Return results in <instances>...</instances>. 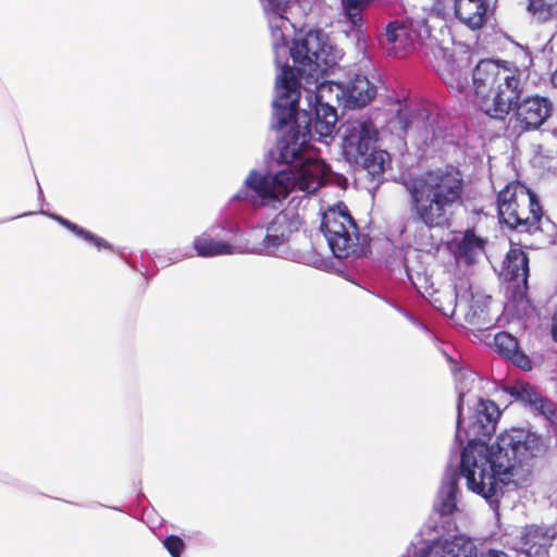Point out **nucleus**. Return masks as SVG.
Returning a JSON list of instances; mask_svg holds the SVG:
<instances>
[{
  "label": "nucleus",
  "mask_w": 557,
  "mask_h": 557,
  "mask_svg": "<svg viewBox=\"0 0 557 557\" xmlns=\"http://www.w3.org/2000/svg\"><path fill=\"white\" fill-rule=\"evenodd\" d=\"M414 220L428 228L449 225L454 208L461 202L465 182L458 168L429 170L404 183Z\"/></svg>",
  "instance_id": "obj_1"
},
{
  "label": "nucleus",
  "mask_w": 557,
  "mask_h": 557,
  "mask_svg": "<svg viewBox=\"0 0 557 557\" xmlns=\"http://www.w3.org/2000/svg\"><path fill=\"white\" fill-rule=\"evenodd\" d=\"M544 450L541 436L522 429L500 433L490 445V506L498 513V499L519 487L521 462Z\"/></svg>",
  "instance_id": "obj_2"
},
{
  "label": "nucleus",
  "mask_w": 557,
  "mask_h": 557,
  "mask_svg": "<svg viewBox=\"0 0 557 557\" xmlns=\"http://www.w3.org/2000/svg\"><path fill=\"white\" fill-rule=\"evenodd\" d=\"M277 98L274 101V127L281 129L294 120L289 133L283 138L278 158L283 163H293L308 147L311 139V117L307 111L298 113L300 85L294 69L282 67L275 81Z\"/></svg>",
  "instance_id": "obj_3"
},
{
  "label": "nucleus",
  "mask_w": 557,
  "mask_h": 557,
  "mask_svg": "<svg viewBox=\"0 0 557 557\" xmlns=\"http://www.w3.org/2000/svg\"><path fill=\"white\" fill-rule=\"evenodd\" d=\"M329 172L330 166L323 160L308 158L294 169L288 166L275 175L252 171L246 180V185L263 201L269 202L285 199L294 189L307 194L314 193L322 186Z\"/></svg>",
  "instance_id": "obj_4"
},
{
  "label": "nucleus",
  "mask_w": 557,
  "mask_h": 557,
  "mask_svg": "<svg viewBox=\"0 0 557 557\" xmlns=\"http://www.w3.org/2000/svg\"><path fill=\"white\" fill-rule=\"evenodd\" d=\"M487 465V442L482 438L469 440L461 453L460 472L448 467L438 490L434 510L441 516H450L457 510L458 480L460 474L466 478L467 486L472 492L487 499L484 478Z\"/></svg>",
  "instance_id": "obj_5"
},
{
  "label": "nucleus",
  "mask_w": 557,
  "mask_h": 557,
  "mask_svg": "<svg viewBox=\"0 0 557 557\" xmlns=\"http://www.w3.org/2000/svg\"><path fill=\"white\" fill-rule=\"evenodd\" d=\"M497 212L502 224L512 231L530 235L543 232L544 222H550L537 195L518 181L508 183L499 190Z\"/></svg>",
  "instance_id": "obj_6"
},
{
  "label": "nucleus",
  "mask_w": 557,
  "mask_h": 557,
  "mask_svg": "<svg viewBox=\"0 0 557 557\" xmlns=\"http://www.w3.org/2000/svg\"><path fill=\"white\" fill-rule=\"evenodd\" d=\"M321 230L333 255L338 259L360 258L370 251V238L359 234L355 220L343 203L323 213Z\"/></svg>",
  "instance_id": "obj_7"
},
{
  "label": "nucleus",
  "mask_w": 557,
  "mask_h": 557,
  "mask_svg": "<svg viewBox=\"0 0 557 557\" xmlns=\"http://www.w3.org/2000/svg\"><path fill=\"white\" fill-rule=\"evenodd\" d=\"M295 69L299 76L311 78L314 84L323 76L331 65V46L322 30H310L296 39L290 48Z\"/></svg>",
  "instance_id": "obj_8"
},
{
  "label": "nucleus",
  "mask_w": 557,
  "mask_h": 557,
  "mask_svg": "<svg viewBox=\"0 0 557 557\" xmlns=\"http://www.w3.org/2000/svg\"><path fill=\"white\" fill-rule=\"evenodd\" d=\"M498 277L508 285L509 301L518 313H527L532 307L528 297L529 257L520 248H510L499 268H494Z\"/></svg>",
  "instance_id": "obj_9"
},
{
  "label": "nucleus",
  "mask_w": 557,
  "mask_h": 557,
  "mask_svg": "<svg viewBox=\"0 0 557 557\" xmlns=\"http://www.w3.org/2000/svg\"><path fill=\"white\" fill-rule=\"evenodd\" d=\"M490 63L496 66L493 73L492 109L490 117L504 120L512 109H517L522 94L518 69L512 62L490 58Z\"/></svg>",
  "instance_id": "obj_10"
},
{
  "label": "nucleus",
  "mask_w": 557,
  "mask_h": 557,
  "mask_svg": "<svg viewBox=\"0 0 557 557\" xmlns=\"http://www.w3.org/2000/svg\"><path fill=\"white\" fill-rule=\"evenodd\" d=\"M379 139V131L370 117L347 120L343 124V154L351 164H358Z\"/></svg>",
  "instance_id": "obj_11"
},
{
  "label": "nucleus",
  "mask_w": 557,
  "mask_h": 557,
  "mask_svg": "<svg viewBox=\"0 0 557 557\" xmlns=\"http://www.w3.org/2000/svg\"><path fill=\"white\" fill-rule=\"evenodd\" d=\"M554 111L552 101L542 96L525 97L517 107L515 117L523 132L539 129Z\"/></svg>",
  "instance_id": "obj_12"
},
{
  "label": "nucleus",
  "mask_w": 557,
  "mask_h": 557,
  "mask_svg": "<svg viewBox=\"0 0 557 557\" xmlns=\"http://www.w3.org/2000/svg\"><path fill=\"white\" fill-rule=\"evenodd\" d=\"M419 37L412 25L394 21L387 25L381 44L387 55L401 59L414 51Z\"/></svg>",
  "instance_id": "obj_13"
},
{
  "label": "nucleus",
  "mask_w": 557,
  "mask_h": 557,
  "mask_svg": "<svg viewBox=\"0 0 557 557\" xmlns=\"http://www.w3.org/2000/svg\"><path fill=\"white\" fill-rule=\"evenodd\" d=\"M555 537L554 528L537 524L525 525L520 533L519 550L528 557L545 556Z\"/></svg>",
  "instance_id": "obj_14"
},
{
  "label": "nucleus",
  "mask_w": 557,
  "mask_h": 557,
  "mask_svg": "<svg viewBox=\"0 0 557 557\" xmlns=\"http://www.w3.org/2000/svg\"><path fill=\"white\" fill-rule=\"evenodd\" d=\"M496 394H502L530 405L548 419H552L556 413L555 404L548 398L543 397L530 383L517 384L510 389H497Z\"/></svg>",
  "instance_id": "obj_15"
},
{
  "label": "nucleus",
  "mask_w": 557,
  "mask_h": 557,
  "mask_svg": "<svg viewBox=\"0 0 557 557\" xmlns=\"http://www.w3.org/2000/svg\"><path fill=\"white\" fill-rule=\"evenodd\" d=\"M421 557H476V547L470 539L453 536L451 540L433 541Z\"/></svg>",
  "instance_id": "obj_16"
},
{
  "label": "nucleus",
  "mask_w": 557,
  "mask_h": 557,
  "mask_svg": "<svg viewBox=\"0 0 557 557\" xmlns=\"http://www.w3.org/2000/svg\"><path fill=\"white\" fill-rule=\"evenodd\" d=\"M493 346L495 351L504 359L510 361L523 371L532 369V362L519 347L518 339L508 332H498L494 336Z\"/></svg>",
  "instance_id": "obj_17"
},
{
  "label": "nucleus",
  "mask_w": 557,
  "mask_h": 557,
  "mask_svg": "<svg viewBox=\"0 0 557 557\" xmlns=\"http://www.w3.org/2000/svg\"><path fill=\"white\" fill-rule=\"evenodd\" d=\"M344 95L347 107L352 109L362 108L374 99L376 88L367 76L357 74L348 83Z\"/></svg>",
  "instance_id": "obj_18"
},
{
  "label": "nucleus",
  "mask_w": 557,
  "mask_h": 557,
  "mask_svg": "<svg viewBox=\"0 0 557 557\" xmlns=\"http://www.w3.org/2000/svg\"><path fill=\"white\" fill-rule=\"evenodd\" d=\"M456 16L471 29L484 25L487 14L485 0H455Z\"/></svg>",
  "instance_id": "obj_19"
},
{
  "label": "nucleus",
  "mask_w": 557,
  "mask_h": 557,
  "mask_svg": "<svg viewBox=\"0 0 557 557\" xmlns=\"http://www.w3.org/2000/svg\"><path fill=\"white\" fill-rule=\"evenodd\" d=\"M337 123L336 109L327 103L317 100L314 106V119L311 120V138L313 134L317 139H322L333 135Z\"/></svg>",
  "instance_id": "obj_20"
},
{
  "label": "nucleus",
  "mask_w": 557,
  "mask_h": 557,
  "mask_svg": "<svg viewBox=\"0 0 557 557\" xmlns=\"http://www.w3.org/2000/svg\"><path fill=\"white\" fill-rule=\"evenodd\" d=\"M358 164L367 172L371 182L381 183L385 171L392 168V158L386 150L371 148Z\"/></svg>",
  "instance_id": "obj_21"
},
{
  "label": "nucleus",
  "mask_w": 557,
  "mask_h": 557,
  "mask_svg": "<svg viewBox=\"0 0 557 557\" xmlns=\"http://www.w3.org/2000/svg\"><path fill=\"white\" fill-rule=\"evenodd\" d=\"M465 321L467 323V330L473 336L472 341H478L479 343L486 344L487 339V311L486 304L482 301H472L469 310L465 315Z\"/></svg>",
  "instance_id": "obj_22"
},
{
  "label": "nucleus",
  "mask_w": 557,
  "mask_h": 557,
  "mask_svg": "<svg viewBox=\"0 0 557 557\" xmlns=\"http://www.w3.org/2000/svg\"><path fill=\"white\" fill-rule=\"evenodd\" d=\"M438 74L448 89L462 92L467 86V72L453 58H444L438 65Z\"/></svg>",
  "instance_id": "obj_23"
},
{
  "label": "nucleus",
  "mask_w": 557,
  "mask_h": 557,
  "mask_svg": "<svg viewBox=\"0 0 557 557\" xmlns=\"http://www.w3.org/2000/svg\"><path fill=\"white\" fill-rule=\"evenodd\" d=\"M487 60L478 62L472 72V95L471 102L478 106L482 112L487 113Z\"/></svg>",
  "instance_id": "obj_24"
},
{
  "label": "nucleus",
  "mask_w": 557,
  "mask_h": 557,
  "mask_svg": "<svg viewBox=\"0 0 557 557\" xmlns=\"http://www.w3.org/2000/svg\"><path fill=\"white\" fill-rule=\"evenodd\" d=\"M290 230L286 216L277 215L267 227L260 250H272L282 246L288 238Z\"/></svg>",
  "instance_id": "obj_25"
},
{
  "label": "nucleus",
  "mask_w": 557,
  "mask_h": 557,
  "mask_svg": "<svg viewBox=\"0 0 557 557\" xmlns=\"http://www.w3.org/2000/svg\"><path fill=\"white\" fill-rule=\"evenodd\" d=\"M400 129L407 134L410 129H420L425 126L429 114L424 109L413 110L407 104L399 107L395 115Z\"/></svg>",
  "instance_id": "obj_26"
},
{
  "label": "nucleus",
  "mask_w": 557,
  "mask_h": 557,
  "mask_svg": "<svg viewBox=\"0 0 557 557\" xmlns=\"http://www.w3.org/2000/svg\"><path fill=\"white\" fill-rule=\"evenodd\" d=\"M194 248L200 257H214L234 252V247L231 244L215 240L206 234L194 240Z\"/></svg>",
  "instance_id": "obj_27"
},
{
  "label": "nucleus",
  "mask_w": 557,
  "mask_h": 557,
  "mask_svg": "<svg viewBox=\"0 0 557 557\" xmlns=\"http://www.w3.org/2000/svg\"><path fill=\"white\" fill-rule=\"evenodd\" d=\"M484 248V242L476 237L474 232L467 231L459 243L456 245L455 255L457 258L470 264Z\"/></svg>",
  "instance_id": "obj_28"
},
{
  "label": "nucleus",
  "mask_w": 557,
  "mask_h": 557,
  "mask_svg": "<svg viewBox=\"0 0 557 557\" xmlns=\"http://www.w3.org/2000/svg\"><path fill=\"white\" fill-rule=\"evenodd\" d=\"M527 10L539 23L557 21V0H529Z\"/></svg>",
  "instance_id": "obj_29"
},
{
  "label": "nucleus",
  "mask_w": 557,
  "mask_h": 557,
  "mask_svg": "<svg viewBox=\"0 0 557 557\" xmlns=\"http://www.w3.org/2000/svg\"><path fill=\"white\" fill-rule=\"evenodd\" d=\"M62 226L66 227L69 231H71L72 233H74L75 235L84 238L85 240L87 242H90L92 243L96 247L98 248H104V249H109V250H112L113 247L110 243H108L107 240H104L103 238L92 234L91 232L81 227L79 225H77L76 223H73L71 222L70 220L61 216V215H57L54 218Z\"/></svg>",
  "instance_id": "obj_30"
},
{
  "label": "nucleus",
  "mask_w": 557,
  "mask_h": 557,
  "mask_svg": "<svg viewBox=\"0 0 557 557\" xmlns=\"http://www.w3.org/2000/svg\"><path fill=\"white\" fill-rule=\"evenodd\" d=\"M371 1L372 0H342L345 15L354 27L362 26V12L369 7Z\"/></svg>",
  "instance_id": "obj_31"
},
{
  "label": "nucleus",
  "mask_w": 557,
  "mask_h": 557,
  "mask_svg": "<svg viewBox=\"0 0 557 557\" xmlns=\"http://www.w3.org/2000/svg\"><path fill=\"white\" fill-rule=\"evenodd\" d=\"M269 16V27L271 33V38L273 41V47L275 49L284 48L287 46V38L284 34V29L286 28V24L288 18L286 16Z\"/></svg>",
  "instance_id": "obj_32"
},
{
  "label": "nucleus",
  "mask_w": 557,
  "mask_h": 557,
  "mask_svg": "<svg viewBox=\"0 0 557 557\" xmlns=\"http://www.w3.org/2000/svg\"><path fill=\"white\" fill-rule=\"evenodd\" d=\"M476 384V379L472 373H460L457 377L456 388L458 392V425L460 424L462 404L468 394L475 387Z\"/></svg>",
  "instance_id": "obj_33"
},
{
  "label": "nucleus",
  "mask_w": 557,
  "mask_h": 557,
  "mask_svg": "<svg viewBox=\"0 0 557 557\" xmlns=\"http://www.w3.org/2000/svg\"><path fill=\"white\" fill-rule=\"evenodd\" d=\"M478 413L479 417L476 421L472 422L469 432L474 436H486V425L483 422L482 417L487 420V404L482 397H479Z\"/></svg>",
  "instance_id": "obj_34"
},
{
  "label": "nucleus",
  "mask_w": 557,
  "mask_h": 557,
  "mask_svg": "<svg viewBox=\"0 0 557 557\" xmlns=\"http://www.w3.org/2000/svg\"><path fill=\"white\" fill-rule=\"evenodd\" d=\"M267 15L285 16L290 8L292 0H261Z\"/></svg>",
  "instance_id": "obj_35"
},
{
  "label": "nucleus",
  "mask_w": 557,
  "mask_h": 557,
  "mask_svg": "<svg viewBox=\"0 0 557 557\" xmlns=\"http://www.w3.org/2000/svg\"><path fill=\"white\" fill-rule=\"evenodd\" d=\"M162 543L172 557H181L185 549V542L178 535L171 534Z\"/></svg>",
  "instance_id": "obj_36"
},
{
  "label": "nucleus",
  "mask_w": 557,
  "mask_h": 557,
  "mask_svg": "<svg viewBox=\"0 0 557 557\" xmlns=\"http://www.w3.org/2000/svg\"><path fill=\"white\" fill-rule=\"evenodd\" d=\"M498 388H496L495 391H497ZM494 395L497 396V398H494V399H490V408H495L496 411H497V416L500 414V404H498V401H502V405H504V408L507 407V404L511 401L512 398L508 397V396H504L502 394H496V392H494Z\"/></svg>",
  "instance_id": "obj_37"
},
{
  "label": "nucleus",
  "mask_w": 557,
  "mask_h": 557,
  "mask_svg": "<svg viewBox=\"0 0 557 557\" xmlns=\"http://www.w3.org/2000/svg\"><path fill=\"white\" fill-rule=\"evenodd\" d=\"M490 557H508V555L500 550L490 549Z\"/></svg>",
  "instance_id": "obj_38"
},
{
  "label": "nucleus",
  "mask_w": 557,
  "mask_h": 557,
  "mask_svg": "<svg viewBox=\"0 0 557 557\" xmlns=\"http://www.w3.org/2000/svg\"><path fill=\"white\" fill-rule=\"evenodd\" d=\"M550 82L553 86L557 88V69L552 73Z\"/></svg>",
  "instance_id": "obj_39"
},
{
  "label": "nucleus",
  "mask_w": 557,
  "mask_h": 557,
  "mask_svg": "<svg viewBox=\"0 0 557 557\" xmlns=\"http://www.w3.org/2000/svg\"><path fill=\"white\" fill-rule=\"evenodd\" d=\"M552 335H553L554 341L557 343V326L553 327Z\"/></svg>",
  "instance_id": "obj_40"
},
{
  "label": "nucleus",
  "mask_w": 557,
  "mask_h": 557,
  "mask_svg": "<svg viewBox=\"0 0 557 557\" xmlns=\"http://www.w3.org/2000/svg\"><path fill=\"white\" fill-rule=\"evenodd\" d=\"M436 308L445 313V309L442 305L436 306Z\"/></svg>",
  "instance_id": "obj_41"
},
{
  "label": "nucleus",
  "mask_w": 557,
  "mask_h": 557,
  "mask_svg": "<svg viewBox=\"0 0 557 557\" xmlns=\"http://www.w3.org/2000/svg\"><path fill=\"white\" fill-rule=\"evenodd\" d=\"M492 413L490 412V418H488V421L492 422Z\"/></svg>",
  "instance_id": "obj_42"
}]
</instances>
